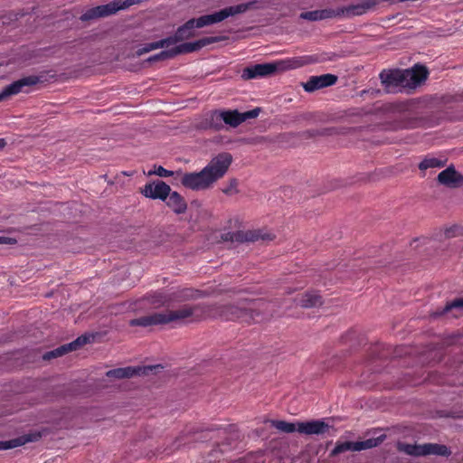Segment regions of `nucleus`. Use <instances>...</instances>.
I'll list each match as a JSON object with an SVG mask.
<instances>
[{
  "label": "nucleus",
  "instance_id": "obj_1",
  "mask_svg": "<svg viewBox=\"0 0 463 463\" xmlns=\"http://www.w3.org/2000/svg\"><path fill=\"white\" fill-rule=\"evenodd\" d=\"M232 162V156L230 153H220L200 172L185 173L181 178V184L194 191L206 190L224 176Z\"/></svg>",
  "mask_w": 463,
  "mask_h": 463
},
{
  "label": "nucleus",
  "instance_id": "obj_2",
  "mask_svg": "<svg viewBox=\"0 0 463 463\" xmlns=\"http://www.w3.org/2000/svg\"><path fill=\"white\" fill-rule=\"evenodd\" d=\"M208 307L203 304L184 305L175 310H165L143 316L129 321L131 326L147 327L151 326L197 321L205 317Z\"/></svg>",
  "mask_w": 463,
  "mask_h": 463
},
{
  "label": "nucleus",
  "instance_id": "obj_3",
  "mask_svg": "<svg viewBox=\"0 0 463 463\" xmlns=\"http://www.w3.org/2000/svg\"><path fill=\"white\" fill-rule=\"evenodd\" d=\"M250 3H242L237 5L225 7L210 14L202 15L198 18L189 19L183 25L177 28L175 34L171 36L172 40L175 44L190 39L195 35V28H203L204 26L220 23L230 16L245 13L250 8Z\"/></svg>",
  "mask_w": 463,
  "mask_h": 463
},
{
  "label": "nucleus",
  "instance_id": "obj_4",
  "mask_svg": "<svg viewBox=\"0 0 463 463\" xmlns=\"http://www.w3.org/2000/svg\"><path fill=\"white\" fill-rule=\"evenodd\" d=\"M261 300H241L236 305H225L220 308V316L225 320H238L241 323L250 324L260 316L259 308Z\"/></svg>",
  "mask_w": 463,
  "mask_h": 463
},
{
  "label": "nucleus",
  "instance_id": "obj_5",
  "mask_svg": "<svg viewBox=\"0 0 463 463\" xmlns=\"http://www.w3.org/2000/svg\"><path fill=\"white\" fill-rule=\"evenodd\" d=\"M142 0H114L106 5L90 8L81 14L80 20L89 21L95 18L106 17L116 14L118 11L125 10L131 5H137Z\"/></svg>",
  "mask_w": 463,
  "mask_h": 463
},
{
  "label": "nucleus",
  "instance_id": "obj_6",
  "mask_svg": "<svg viewBox=\"0 0 463 463\" xmlns=\"http://www.w3.org/2000/svg\"><path fill=\"white\" fill-rule=\"evenodd\" d=\"M275 238L274 235L269 232H265L260 230L255 231H237L232 232H227L222 235L223 241L245 242V241H272Z\"/></svg>",
  "mask_w": 463,
  "mask_h": 463
},
{
  "label": "nucleus",
  "instance_id": "obj_7",
  "mask_svg": "<svg viewBox=\"0 0 463 463\" xmlns=\"http://www.w3.org/2000/svg\"><path fill=\"white\" fill-rule=\"evenodd\" d=\"M41 81L39 76L30 75L21 78L4 88L0 92V102L7 97L16 95L20 92H27L25 88L33 87Z\"/></svg>",
  "mask_w": 463,
  "mask_h": 463
},
{
  "label": "nucleus",
  "instance_id": "obj_8",
  "mask_svg": "<svg viewBox=\"0 0 463 463\" xmlns=\"http://www.w3.org/2000/svg\"><path fill=\"white\" fill-rule=\"evenodd\" d=\"M279 62L259 63L248 66L243 69L241 78L243 80H251L257 78L267 77L274 74L280 69Z\"/></svg>",
  "mask_w": 463,
  "mask_h": 463
},
{
  "label": "nucleus",
  "instance_id": "obj_9",
  "mask_svg": "<svg viewBox=\"0 0 463 463\" xmlns=\"http://www.w3.org/2000/svg\"><path fill=\"white\" fill-rule=\"evenodd\" d=\"M260 108H256L245 112H239L237 109L222 110V119L226 125H229L230 127L232 128H237L246 120L257 118L260 115Z\"/></svg>",
  "mask_w": 463,
  "mask_h": 463
},
{
  "label": "nucleus",
  "instance_id": "obj_10",
  "mask_svg": "<svg viewBox=\"0 0 463 463\" xmlns=\"http://www.w3.org/2000/svg\"><path fill=\"white\" fill-rule=\"evenodd\" d=\"M379 76L387 92H392L396 88L403 87L406 81L405 71L400 70L383 71Z\"/></svg>",
  "mask_w": 463,
  "mask_h": 463
},
{
  "label": "nucleus",
  "instance_id": "obj_11",
  "mask_svg": "<svg viewBox=\"0 0 463 463\" xmlns=\"http://www.w3.org/2000/svg\"><path fill=\"white\" fill-rule=\"evenodd\" d=\"M170 185L161 180L148 183L141 190L144 196L151 199H160L162 201H166L168 195H170Z\"/></svg>",
  "mask_w": 463,
  "mask_h": 463
},
{
  "label": "nucleus",
  "instance_id": "obj_12",
  "mask_svg": "<svg viewBox=\"0 0 463 463\" xmlns=\"http://www.w3.org/2000/svg\"><path fill=\"white\" fill-rule=\"evenodd\" d=\"M219 41L218 37L210 36L199 39L198 41L193 43H184L174 48H172L174 57L182 54V53H190L196 51H199L204 46L209 44L217 43Z\"/></svg>",
  "mask_w": 463,
  "mask_h": 463
},
{
  "label": "nucleus",
  "instance_id": "obj_13",
  "mask_svg": "<svg viewBox=\"0 0 463 463\" xmlns=\"http://www.w3.org/2000/svg\"><path fill=\"white\" fill-rule=\"evenodd\" d=\"M337 76L330 73L311 76L307 82L303 84V88L307 92H313L315 90L332 86L336 83Z\"/></svg>",
  "mask_w": 463,
  "mask_h": 463
},
{
  "label": "nucleus",
  "instance_id": "obj_14",
  "mask_svg": "<svg viewBox=\"0 0 463 463\" xmlns=\"http://www.w3.org/2000/svg\"><path fill=\"white\" fill-rule=\"evenodd\" d=\"M90 342V337L87 335H80L76 340L72 341L70 344H66L61 345L54 350L49 351L43 354V359L50 360L52 358H56L61 356L71 351L77 350L80 346H83L87 343Z\"/></svg>",
  "mask_w": 463,
  "mask_h": 463
},
{
  "label": "nucleus",
  "instance_id": "obj_15",
  "mask_svg": "<svg viewBox=\"0 0 463 463\" xmlns=\"http://www.w3.org/2000/svg\"><path fill=\"white\" fill-rule=\"evenodd\" d=\"M152 366H128L123 368L112 369L107 372V376L110 378L124 379L130 378L135 375L147 374L152 371Z\"/></svg>",
  "mask_w": 463,
  "mask_h": 463
},
{
  "label": "nucleus",
  "instance_id": "obj_16",
  "mask_svg": "<svg viewBox=\"0 0 463 463\" xmlns=\"http://www.w3.org/2000/svg\"><path fill=\"white\" fill-rule=\"evenodd\" d=\"M438 182L449 188H458L463 184V175L454 166H449L438 175Z\"/></svg>",
  "mask_w": 463,
  "mask_h": 463
},
{
  "label": "nucleus",
  "instance_id": "obj_17",
  "mask_svg": "<svg viewBox=\"0 0 463 463\" xmlns=\"http://www.w3.org/2000/svg\"><path fill=\"white\" fill-rule=\"evenodd\" d=\"M328 429V424L322 420L298 422V431L301 434L319 435L326 432Z\"/></svg>",
  "mask_w": 463,
  "mask_h": 463
},
{
  "label": "nucleus",
  "instance_id": "obj_18",
  "mask_svg": "<svg viewBox=\"0 0 463 463\" xmlns=\"http://www.w3.org/2000/svg\"><path fill=\"white\" fill-rule=\"evenodd\" d=\"M405 74L406 81H410L413 86H418L427 80L429 71L425 66L417 64L411 71H405Z\"/></svg>",
  "mask_w": 463,
  "mask_h": 463
},
{
  "label": "nucleus",
  "instance_id": "obj_19",
  "mask_svg": "<svg viewBox=\"0 0 463 463\" xmlns=\"http://www.w3.org/2000/svg\"><path fill=\"white\" fill-rule=\"evenodd\" d=\"M166 200L167 206L171 208L175 213L181 214L185 213L187 209V203L180 194L175 191H171L170 195H168Z\"/></svg>",
  "mask_w": 463,
  "mask_h": 463
},
{
  "label": "nucleus",
  "instance_id": "obj_20",
  "mask_svg": "<svg viewBox=\"0 0 463 463\" xmlns=\"http://www.w3.org/2000/svg\"><path fill=\"white\" fill-rule=\"evenodd\" d=\"M429 455L449 457L451 455V450L449 447L443 444L424 443L422 444V457Z\"/></svg>",
  "mask_w": 463,
  "mask_h": 463
},
{
  "label": "nucleus",
  "instance_id": "obj_21",
  "mask_svg": "<svg viewBox=\"0 0 463 463\" xmlns=\"http://www.w3.org/2000/svg\"><path fill=\"white\" fill-rule=\"evenodd\" d=\"M298 303L302 307H315L322 305V298L315 291H307L301 296L300 298H297Z\"/></svg>",
  "mask_w": 463,
  "mask_h": 463
},
{
  "label": "nucleus",
  "instance_id": "obj_22",
  "mask_svg": "<svg viewBox=\"0 0 463 463\" xmlns=\"http://www.w3.org/2000/svg\"><path fill=\"white\" fill-rule=\"evenodd\" d=\"M222 110H213L211 112L209 117L205 119L206 128L213 130H221L223 128Z\"/></svg>",
  "mask_w": 463,
  "mask_h": 463
},
{
  "label": "nucleus",
  "instance_id": "obj_23",
  "mask_svg": "<svg viewBox=\"0 0 463 463\" xmlns=\"http://www.w3.org/2000/svg\"><path fill=\"white\" fill-rule=\"evenodd\" d=\"M396 449L399 452H402L409 456L422 457V444H410L402 441H398Z\"/></svg>",
  "mask_w": 463,
  "mask_h": 463
},
{
  "label": "nucleus",
  "instance_id": "obj_24",
  "mask_svg": "<svg viewBox=\"0 0 463 463\" xmlns=\"http://www.w3.org/2000/svg\"><path fill=\"white\" fill-rule=\"evenodd\" d=\"M446 165V160H442L432 156H425L419 164L418 167L421 172H425L430 168H442Z\"/></svg>",
  "mask_w": 463,
  "mask_h": 463
},
{
  "label": "nucleus",
  "instance_id": "obj_25",
  "mask_svg": "<svg viewBox=\"0 0 463 463\" xmlns=\"http://www.w3.org/2000/svg\"><path fill=\"white\" fill-rule=\"evenodd\" d=\"M385 438H386V436L384 434H383L376 438H370L365 440L355 441V449L357 451H361V450L375 448V447L381 445L384 441Z\"/></svg>",
  "mask_w": 463,
  "mask_h": 463
},
{
  "label": "nucleus",
  "instance_id": "obj_26",
  "mask_svg": "<svg viewBox=\"0 0 463 463\" xmlns=\"http://www.w3.org/2000/svg\"><path fill=\"white\" fill-rule=\"evenodd\" d=\"M41 437H42V435L40 432H33V433L24 434L16 439H11L13 449L19 447V446H23L29 442L37 441L41 439Z\"/></svg>",
  "mask_w": 463,
  "mask_h": 463
},
{
  "label": "nucleus",
  "instance_id": "obj_27",
  "mask_svg": "<svg viewBox=\"0 0 463 463\" xmlns=\"http://www.w3.org/2000/svg\"><path fill=\"white\" fill-rule=\"evenodd\" d=\"M453 309H456V313L453 314V317H458L462 315V309H463V298H456L452 300L451 302H449L443 310L440 313H438V315H442L445 313H448L449 311H452Z\"/></svg>",
  "mask_w": 463,
  "mask_h": 463
},
{
  "label": "nucleus",
  "instance_id": "obj_28",
  "mask_svg": "<svg viewBox=\"0 0 463 463\" xmlns=\"http://www.w3.org/2000/svg\"><path fill=\"white\" fill-rule=\"evenodd\" d=\"M349 450L357 451L355 449V441H337L335 448L330 452V456L335 457Z\"/></svg>",
  "mask_w": 463,
  "mask_h": 463
},
{
  "label": "nucleus",
  "instance_id": "obj_29",
  "mask_svg": "<svg viewBox=\"0 0 463 463\" xmlns=\"http://www.w3.org/2000/svg\"><path fill=\"white\" fill-rule=\"evenodd\" d=\"M271 424L279 431L284 433H292L298 431V424L292 422H287L285 420H272Z\"/></svg>",
  "mask_w": 463,
  "mask_h": 463
},
{
  "label": "nucleus",
  "instance_id": "obj_30",
  "mask_svg": "<svg viewBox=\"0 0 463 463\" xmlns=\"http://www.w3.org/2000/svg\"><path fill=\"white\" fill-rule=\"evenodd\" d=\"M418 120L414 118H410L406 115H402L399 118V120L396 123V128H413L417 127Z\"/></svg>",
  "mask_w": 463,
  "mask_h": 463
},
{
  "label": "nucleus",
  "instance_id": "obj_31",
  "mask_svg": "<svg viewBox=\"0 0 463 463\" xmlns=\"http://www.w3.org/2000/svg\"><path fill=\"white\" fill-rule=\"evenodd\" d=\"M173 58H175L174 54H173V51H172V49H170V50L162 51L159 53L150 56L147 59V61L156 62V61L169 60V59H173Z\"/></svg>",
  "mask_w": 463,
  "mask_h": 463
},
{
  "label": "nucleus",
  "instance_id": "obj_32",
  "mask_svg": "<svg viewBox=\"0 0 463 463\" xmlns=\"http://www.w3.org/2000/svg\"><path fill=\"white\" fill-rule=\"evenodd\" d=\"M319 14L321 15V20L340 16L341 15V8L322 9V10H319Z\"/></svg>",
  "mask_w": 463,
  "mask_h": 463
},
{
  "label": "nucleus",
  "instance_id": "obj_33",
  "mask_svg": "<svg viewBox=\"0 0 463 463\" xmlns=\"http://www.w3.org/2000/svg\"><path fill=\"white\" fill-rule=\"evenodd\" d=\"M300 17L308 21H320L321 15L319 14V10L308 11L302 13Z\"/></svg>",
  "mask_w": 463,
  "mask_h": 463
},
{
  "label": "nucleus",
  "instance_id": "obj_34",
  "mask_svg": "<svg viewBox=\"0 0 463 463\" xmlns=\"http://www.w3.org/2000/svg\"><path fill=\"white\" fill-rule=\"evenodd\" d=\"M153 43L155 44L156 49L165 48V47H167L169 45L175 44L171 36L166 37V38L162 39V40L157 41V42H153Z\"/></svg>",
  "mask_w": 463,
  "mask_h": 463
},
{
  "label": "nucleus",
  "instance_id": "obj_35",
  "mask_svg": "<svg viewBox=\"0 0 463 463\" xmlns=\"http://www.w3.org/2000/svg\"><path fill=\"white\" fill-rule=\"evenodd\" d=\"M153 50H156L154 43H146L142 48L138 49L137 53L138 55H142V54L149 52Z\"/></svg>",
  "mask_w": 463,
  "mask_h": 463
},
{
  "label": "nucleus",
  "instance_id": "obj_36",
  "mask_svg": "<svg viewBox=\"0 0 463 463\" xmlns=\"http://www.w3.org/2000/svg\"><path fill=\"white\" fill-rule=\"evenodd\" d=\"M198 296V291H194L191 288H186L183 291L182 297L187 299L196 298Z\"/></svg>",
  "mask_w": 463,
  "mask_h": 463
},
{
  "label": "nucleus",
  "instance_id": "obj_37",
  "mask_svg": "<svg viewBox=\"0 0 463 463\" xmlns=\"http://www.w3.org/2000/svg\"><path fill=\"white\" fill-rule=\"evenodd\" d=\"M156 173L157 175H159L161 177H169V176L173 175L172 171L167 170V169L164 168L163 166H158Z\"/></svg>",
  "mask_w": 463,
  "mask_h": 463
},
{
  "label": "nucleus",
  "instance_id": "obj_38",
  "mask_svg": "<svg viewBox=\"0 0 463 463\" xmlns=\"http://www.w3.org/2000/svg\"><path fill=\"white\" fill-rule=\"evenodd\" d=\"M237 184H238V182L236 179L231 180L230 185L227 188L223 189V193L226 194H232V190H235Z\"/></svg>",
  "mask_w": 463,
  "mask_h": 463
},
{
  "label": "nucleus",
  "instance_id": "obj_39",
  "mask_svg": "<svg viewBox=\"0 0 463 463\" xmlns=\"http://www.w3.org/2000/svg\"><path fill=\"white\" fill-rule=\"evenodd\" d=\"M16 240L9 237L0 236V244H14Z\"/></svg>",
  "mask_w": 463,
  "mask_h": 463
},
{
  "label": "nucleus",
  "instance_id": "obj_40",
  "mask_svg": "<svg viewBox=\"0 0 463 463\" xmlns=\"http://www.w3.org/2000/svg\"><path fill=\"white\" fill-rule=\"evenodd\" d=\"M13 449L11 439L7 440V441H0V450L1 449Z\"/></svg>",
  "mask_w": 463,
  "mask_h": 463
},
{
  "label": "nucleus",
  "instance_id": "obj_41",
  "mask_svg": "<svg viewBox=\"0 0 463 463\" xmlns=\"http://www.w3.org/2000/svg\"><path fill=\"white\" fill-rule=\"evenodd\" d=\"M6 146V141L5 138H0V150L3 149Z\"/></svg>",
  "mask_w": 463,
  "mask_h": 463
},
{
  "label": "nucleus",
  "instance_id": "obj_42",
  "mask_svg": "<svg viewBox=\"0 0 463 463\" xmlns=\"http://www.w3.org/2000/svg\"><path fill=\"white\" fill-rule=\"evenodd\" d=\"M458 227H457V226H452V228H451V236H454V235L456 234V232H455V231H456V230H458Z\"/></svg>",
  "mask_w": 463,
  "mask_h": 463
}]
</instances>
